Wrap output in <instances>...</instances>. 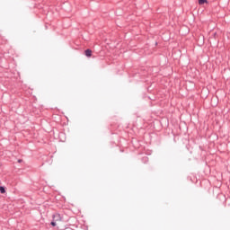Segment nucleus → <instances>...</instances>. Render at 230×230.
I'll return each mask as SVG.
<instances>
[{
  "instance_id": "nucleus-1",
  "label": "nucleus",
  "mask_w": 230,
  "mask_h": 230,
  "mask_svg": "<svg viewBox=\"0 0 230 230\" xmlns=\"http://www.w3.org/2000/svg\"><path fill=\"white\" fill-rule=\"evenodd\" d=\"M57 222H62V216H60V214L58 213H55L52 216V221L50 223L52 227H55L57 226Z\"/></svg>"
},
{
  "instance_id": "nucleus-2",
  "label": "nucleus",
  "mask_w": 230,
  "mask_h": 230,
  "mask_svg": "<svg viewBox=\"0 0 230 230\" xmlns=\"http://www.w3.org/2000/svg\"><path fill=\"white\" fill-rule=\"evenodd\" d=\"M84 54H85V57L91 58L93 56V50L88 49L84 51Z\"/></svg>"
},
{
  "instance_id": "nucleus-3",
  "label": "nucleus",
  "mask_w": 230,
  "mask_h": 230,
  "mask_svg": "<svg viewBox=\"0 0 230 230\" xmlns=\"http://www.w3.org/2000/svg\"><path fill=\"white\" fill-rule=\"evenodd\" d=\"M0 193H6V190L4 189V187L0 186Z\"/></svg>"
},
{
  "instance_id": "nucleus-4",
  "label": "nucleus",
  "mask_w": 230,
  "mask_h": 230,
  "mask_svg": "<svg viewBox=\"0 0 230 230\" xmlns=\"http://www.w3.org/2000/svg\"><path fill=\"white\" fill-rule=\"evenodd\" d=\"M204 3H208V0H199V4H204Z\"/></svg>"
},
{
  "instance_id": "nucleus-5",
  "label": "nucleus",
  "mask_w": 230,
  "mask_h": 230,
  "mask_svg": "<svg viewBox=\"0 0 230 230\" xmlns=\"http://www.w3.org/2000/svg\"><path fill=\"white\" fill-rule=\"evenodd\" d=\"M142 161H143L144 163H148V157H147V156L143 157V158H142Z\"/></svg>"
},
{
  "instance_id": "nucleus-6",
  "label": "nucleus",
  "mask_w": 230,
  "mask_h": 230,
  "mask_svg": "<svg viewBox=\"0 0 230 230\" xmlns=\"http://www.w3.org/2000/svg\"><path fill=\"white\" fill-rule=\"evenodd\" d=\"M18 163H22V159H19V160H18Z\"/></svg>"
}]
</instances>
